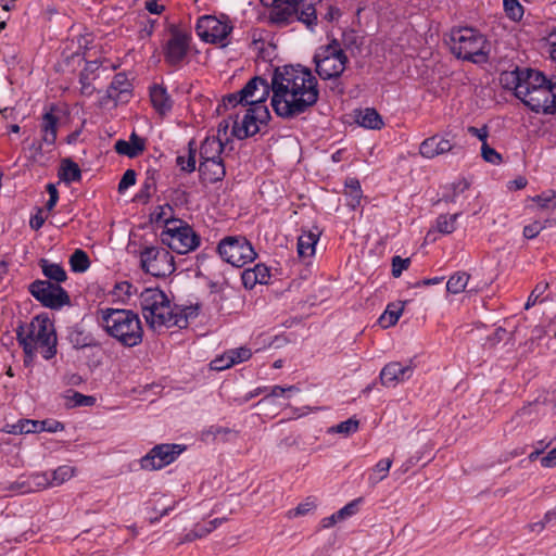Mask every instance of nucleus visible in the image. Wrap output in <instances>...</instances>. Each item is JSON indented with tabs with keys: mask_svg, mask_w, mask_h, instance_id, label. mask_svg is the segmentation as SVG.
Returning a JSON list of instances; mask_svg holds the SVG:
<instances>
[{
	"mask_svg": "<svg viewBox=\"0 0 556 556\" xmlns=\"http://www.w3.org/2000/svg\"><path fill=\"white\" fill-rule=\"evenodd\" d=\"M207 433L212 434L214 439H220L224 442L229 441L231 438H237L238 435L237 431L222 426H211Z\"/></svg>",
	"mask_w": 556,
	"mask_h": 556,
	"instance_id": "obj_50",
	"label": "nucleus"
},
{
	"mask_svg": "<svg viewBox=\"0 0 556 556\" xmlns=\"http://www.w3.org/2000/svg\"><path fill=\"white\" fill-rule=\"evenodd\" d=\"M177 166L180 167L181 170L186 173H192L195 170L197 164V147L194 140H190L188 143V154L178 155L176 159Z\"/></svg>",
	"mask_w": 556,
	"mask_h": 556,
	"instance_id": "obj_37",
	"label": "nucleus"
},
{
	"mask_svg": "<svg viewBox=\"0 0 556 556\" xmlns=\"http://www.w3.org/2000/svg\"><path fill=\"white\" fill-rule=\"evenodd\" d=\"M541 466L544 468H552L556 466V447L551 450L545 456L540 459Z\"/></svg>",
	"mask_w": 556,
	"mask_h": 556,
	"instance_id": "obj_63",
	"label": "nucleus"
},
{
	"mask_svg": "<svg viewBox=\"0 0 556 556\" xmlns=\"http://www.w3.org/2000/svg\"><path fill=\"white\" fill-rule=\"evenodd\" d=\"M16 338L26 356L34 357L40 349L42 357L47 361L56 355L58 338L54 326L45 314L37 315L28 325L16 328Z\"/></svg>",
	"mask_w": 556,
	"mask_h": 556,
	"instance_id": "obj_3",
	"label": "nucleus"
},
{
	"mask_svg": "<svg viewBox=\"0 0 556 556\" xmlns=\"http://www.w3.org/2000/svg\"><path fill=\"white\" fill-rule=\"evenodd\" d=\"M150 99L160 115L167 114L173 108V100L163 85L155 84L150 87Z\"/></svg>",
	"mask_w": 556,
	"mask_h": 556,
	"instance_id": "obj_24",
	"label": "nucleus"
},
{
	"mask_svg": "<svg viewBox=\"0 0 556 556\" xmlns=\"http://www.w3.org/2000/svg\"><path fill=\"white\" fill-rule=\"evenodd\" d=\"M225 521V518H215L208 522L205 523H198L194 526L193 530L195 532V536L198 539L204 538L208 533H211L213 530H215L218 526H220Z\"/></svg>",
	"mask_w": 556,
	"mask_h": 556,
	"instance_id": "obj_49",
	"label": "nucleus"
},
{
	"mask_svg": "<svg viewBox=\"0 0 556 556\" xmlns=\"http://www.w3.org/2000/svg\"><path fill=\"white\" fill-rule=\"evenodd\" d=\"M241 280L244 288L249 290L253 289L258 283L251 268H247L242 271Z\"/></svg>",
	"mask_w": 556,
	"mask_h": 556,
	"instance_id": "obj_61",
	"label": "nucleus"
},
{
	"mask_svg": "<svg viewBox=\"0 0 556 556\" xmlns=\"http://www.w3.org/2000/svg\"><path fill=\"white\" fill-rule=\"evenodd\" d=\"M410 264L409 258H402L401 256H394L392 258V275L397 278L402 275L403 270L407 269Z\"/></svg>",
	"mask_w": 556,
	"mask_h": 556,
	"instance_id": "obj_57",
	"label": "nucleus"
},
{
	"mask_svg": "<svg viewBox=\"0 0 556 556\" xmlns=\"http://www.w3.org/2000/svg\"><path fill=\"white\" fill-rule=\"evenodd\" d=\"M273 91L271 106L282 118H293L307 112L316 104L319 90L318 81L309 68L302 65H285L274 71L271 83L265 79L254 92L252 100L241 119L236 114L232 135L242 140L260 131V125L269 119V111L265 102Z\"/></svg>",
	"mask_w": 556,
	"mask_h": 556,
	"instance_id": "obj_1",
	"label": "nucleus"
},
{
	"mask_svg": "<svg viewBox=\"0 0 556 556\" xmlns=\"http://www.w3.org/2000/svg\"><path fill=\"white\" fill-rule=\"evenodd\" d=\"M413 372L414 366L412 361L406 363L390 362L381 369L379 379L382 386L391 388L408 380Z\"/></svg>",
	"mask_w": 556,
	"mask_h": 556,
	"instance_id": "obj_17",
	"label": "nucleus"
},
{
	"mask_svg": "<svg viewBox=\"0 0 556 556\" xmlns=\"http://www.w3.org/2000/svg\"><path fill=\"white\" fill-rule=\"evenodd\" d=\"M216 251L224 262L235 267H243L257 256L252 243L243 236L223 238L218 242Z\"/></svg>",
	"mask_w": 556,
	"mask_h": 556,
	"instance_id": "obj_9",
	"label": "nucleus"
},
{
	"mask_svg": "<svg viewBox=\"0 0 556 556\" xmlns=\"http://www.w3.org/2000/svg\"><path fill=\"white\" fill-rule=\"evenodd\" d=\"M140 306L146 321L153 329L163 326L187 328L199 315V305L172 306L167 295L159 288H147L140 293Z\"/></svg>",
	"mask_w": 556,
	"mask_h": 556,
	"instance_id": "obj_2",
	"label": "nucleus"
},
{
	"mask_svg": "<svg viewBox=\"0 0 556 556\" xmlns=\"http://www.w3.org/2000/svg\"><path fill=\"white\" fill-rule=\"evenodd\" d=\"M467 131L471 136L477 137L482 142V144H484V142H486V139L489 137V128L486 125L482 126L481 128H477L475 126H469L467 128Z\"/></svg>",
	"mask_w": 556,
	"mask_h": 556,
	"instance_id": "obj_62",
	"label": "nucleus"
},
{
	"mask_svg": "<svg viewBox=\"0 0 556 556\" xmlns=\"http://www.w3.org/2000/svg\"><path fill=\"white\" fill-rule=\"evenodd\" d=\"M28 292L45 307L61 309L71 304L67 291L49 280L37 279L28 286Z\"/></svg>",
	"mask_w": 556,
	"mask_h": 556,
	"instance_id": "obj_11",
	"label": "nucleus"
},
{
	"mask_svg": "<svg viewBox=\"0 0 556 556\" xmlns=\"http://www.w3.org/2000/svg\"><path fill=\"white\" fill-rule=\"evenodd\" d=\"M73 406H92L96 402V399L90 395H85L79 392H73L72 396H70Z\"/></svg>",
	"mask_w": 556,
	"mask_h": 556,
	"instance_id": "obj_58",
	"label": "nucleus"
},
{
	"mask_svg": "<svg viewBox=\"0 0 556 556\" xmlns=\"http://www.w3.org/2000/svg\"><path fill=\"white\" fill-rule=\"evenodd\" d=\"M462 213L441 214L435 219V229L442 235H450L456 229V222Z\"/></svg>",
	"mask_w": 556,
	"mask_h": 556,
	"instance_id": "obj_40",
	"label": "nucleus"
},
{
	"mask_svg": "<svg viewBox=\"0 0 556 556\" xmlns=\"http://www.w3.org/2000/svg\"><path fill=\"white\" fill-rule=\"evenodd\" d=\"M47 421L31 420V419H20L15 424H8L4 431L10 434H28L41 432L45 429Z\"/></svg>",
	"mask_w": 556,
	"mask_h": 556,
	"instance_id": "obj_28",
	"label": "nucleus"
},
{
	"mask_svg": "<svg viewBox=\"0 0 556 556\" xmlns=\"http://www.w3.org/2000/svg\"><path fill=\"white\" fill-rule=\"evenodd\" d=\"M260 285H267L270 280V270L265 264H256L251 268Z\"/></svg>",
	"mask_w": 556,
	"mask_h": 556,
	"instance_id": "obj_54",
	"label": "nucleus"
},
{
	"mask_svg": "<svg viewBox=\"0 0 556 556\" xmlns=\"http://www.w3.org/2000/svg\"><path fill=\"white\" fill-rule=\"evenodd\" d=\"M52 485L51 475L48 472L33 473L27 480L23 482H15L12 484L11 490H18L21 493H27L37 489H46Z\"/></svg>",
	"mask_w": 556,
	"mask_h": 556,
	"instance_id": "obj_25",
	"label": "nucleus"
},
{
	"mask_svg": "<svg viewBox=\"0 0 556 556\" xmlns=\"http://www.w3.org/2000/svg\"><path fill=\"white\" fill-rule=\"evenodd\" d=\"M361 502H362V498H356V500H353L352 502L348 503L345 506H343L341 509H339L336 513V517L341 519V521H342L345 518L355 515Z\"/></svg>",
	"mask_w": 556,
	"mask_h": 556,
	"instance_id": "obj_53",
	"label": "nucleus"
},
{
	"mask_svg": "<svg viewBox=\"0 0 556 556\" xmlns=\"http://www.w3.org/2000/svg\"><path fill=\"white\" fill-rule=\"evenodd\" d=\"M264 80L265 79L260 76L251 78L241 90L225 96L223 99L224 105L226 108H237L241 105V109L244 111L250 103H255V100H252L253 94L257 90V86H261Z\"/></svg>",
	"mask_w": 556,
	"mask_h": 556,
	"instance_id": "obj_18",
	"label": "nucleus"
},
{
	"mask_svg": "<svg viewBox=\"0 0 556 556\" xmlns=\"http://www.w3.org/2000/svg\"><path fill=\"white\" fill-rule=\"evenodd\" d=\"M142 269L154 277H167L175 270L174 256L163 247H147L140 253Z\"/></svg>",
	"mask_w": 556,
	"mask_h": 556,
	"instance_id": "obj_10",
	"label": "nucleus"
},
{
	"mask_svg": "<svg viewBox=\"0 0 556 556\" xmlns=\"http://www.w3.org/2000/svg\"><path fill=\"white\" fill-rule=\"evenodd\" d=\"M317 4H321V0H271L269 21L278 26L298 21L314 30L318 23Z\"/></svg>",
	"mask_w": 556,
	"mask_h": 556,
	"instance_id": "obj_5",
	"label": "nucleus"
},
{
	"mask_svg": "<svg viewBox=\"0 0 556 556\" xmlns=\"http://www.w3.org/2000/svg\"><path fill=\"white\" fill-rule=\"evenodd\" d=\"M252 356V352L248 348H237L228 351V365H236L248 361Z\"/></svg>",
	"mask_w": 556,
	"mask_h": 556,
	"instance_id": "obj_47",
	"label": "nucleus"
},
{
	"mask_svg": "<svg viewBox=\"0 0 556 556\" xmlns=\"http://www.w3.org/2000/svg\"><path fill=\"white\" fill-rule=\"evenodd\" d=\"M211 367L214 370H224L231 367V365H228V352H226L223 356L213 359Z\"/></svg>",
	"mask_w": 556,
	"mask_h": 556,
	"instance_id": "obj_64",
	"label": "nucleus"
},
{
	"mask_svg": "<svg viewBox=\"0 0 556 556\" xmlns=\"http://www.w3.org/2000/svg\"><path fill=\"white\" fill-rule=\"evenodd\" d=\"M200 178L210 184L223 180L226 175V168L223 160L200 162Z\"/></svg>",
	"mask_w": 556,
	"mask_h": 556,
	"instance_id": "obj_23",
	"label": "nucleus"
},
{
	"mask_svg": "<svg viewBox=\"0 0 556 556\" xmlns=\"http://www.w3.org/2000/svg\"><path fill=\"white\" fill-rule=\"evenodd\" d=\"M549 79H547L542 72L532 68H523V75L521 79V86H519V90L533 91L536 88L545 85Z\"/></svg>",
	"mask_w": 556,
	"mask_h": 556,
	"instance_id": "obj_31",
	"label": "nucleus"
},
{
	"mask_svg": "<svg viewBox=\"0 0 556 556\" xmlns=\"http://www.w3.org/2000/svg\"><path fill=\"white\" fill-rule=\"evenodd\" d=\"M114 150L119 155L135 159L146 150V139L132 131L128 141L118 139L114 144Z\"/></svg>",
	"mask_w": 556,
	"mask_h": 556,
	"instance_id": "obj_20",
	"label": "nucleus"
},
{
	"mask_svg": "<svg viewBox=\"0 0 556 556\" xmlns=\"http://www.w3.org/2000/svg\"><path fill=\"white\" fill-rule=\"evenodd\" d=\"M156 174L155 169H148L146 178L142 182L141 189L137 194V199L142 202H148L152 194L156 191Z\"/></svg>",
	"mask_w": 556,
	"mask_h": 556,
	"instance_id": "obj_36",
	"label": "nucleus"
},
{
	"mask_svg": "<svg viewBox=\"0 0 556 556\" xmlns=\"http://www.w3.org/2000/svg\"><path fill=\"white\" fill-rule=\"evenodd\" d=\"M59 116L54 114V106L42 115L40 121L41 139L47 146H54L58 137Z\"/></svg>",
	"mask_w": 556,
	"mask_h": 556,
	"instance_id": "obj_21",
	"label": "nucleus"
},
{
	"mask_svg": "<svg viewBox=\"0 0 556 556\" xmlns=\"http://www.w3.org/2000/svg\"><path fill=\"white\" fill-rule=\"evenodd\" d=\"M70 266L74 273H85L90 266L88 254L81 249L75 250L70 257Z\"/></svg>",
	"mask_w": 556,
	"mask_h": 556,
	"instance_id": "obj_41",
	"label": "nucleus"
},
{
	"mask_svg": "<svg viewBox=\"0 0 556 556\" xmlns=\"http://www.w3.org/2000/svg\"><path fill=\"white\" fill-rule=\"evenodd\" d=\"M548 289V283L545 281L539 282L532 292L530 293L526 304L525 309H529L533 305H535L538 302H543L545 299H542V295L544 292Z\"/></svg>",
	"mask_w": 556,
	"mask_h": 556,
	"instance_id": "obj_46",
	"label": "nucleus"
},
{
	"mask_svg": "<svg viewBox=\"0 0 556 556\" xmlns=\"http://www.w3.org/2000/svg\"><path fill=\"white\" fill-rule=\"evenodd\" d=\"M315 71L324 79L338 78L346 67L348 56L337 40L319 47L314 54Z\"/></svg>",
	"mask_w": 556,
	"mask_h": 556,
	"instance_id": "obj_8",
	"label": "nucleus"
},
{
	"mask_svg": "<svg viewBox=\"0 0 556 556\" xmlns=\"http://www.w3.org/2000/svg\"><path fill=\"white\" fill-rule=\"evenodd\" d=\"M67 339L76 350L99 346V342L96 340L92 333L86 331L79 326L71 328L67 334Z\"/></svg>",
	"mask_w": 556,
	"mask_h": 556,
	"instance_id": "obj_27",
	"label": "nucleus"
},
{
	"mask_svg": "<svg viewBox=\"0 0 556 556\" xmlns=\"http://www.w3.org/2000/svg\"><path fill=\"white\" fill-rule=\"evenodd\" d=\"M519 90V99L535 113L552 114L556 111V83L548 80L545 85L533 91Z\"/></svg>",
	"mask_w": 556,
	"mask_h": 556,
	"instance_id": "obj_12",
	"label": "nucleus"
},
{
	"mask_svg": "<svg viewBox=\"0 0 556 556\" xmlns=\"http://www.w3.org/2000/svg\"><path fill=\"white\" fill-rule=\"evenodd\" d=\"M59 178L65 184H72L81 179V170L77 163L71 159H64L59 169Z\"/></svg>",
	"mask_w": 556,
	"mask_h": 556,
	"instance_id": "obj_33",
	"label": "nucleus"
},
{
	"mask_svg": "<svg viewBox=\"0 0 556 556\" xmlns=\"http://www.w3.org/2000/svg\"><path fill=\"white\" fill-rule=\"evenodd\" d=\"M192 37L189 33L177 28L170 29V37L163 46V55L166 64L180 67L190 50Z\"/></svg>",
	"mask_w": 556,
	"mask_h": 556,
	"instance_id": "obj_13",
	"label": "nucleus"
},
{
	"mask_svg": "<svg viewBox=\"0 0 556 556\" xmlns=\"http://www.w3.org/2000/svg\"><path fill=\"white\" fill-rule=\"evenodd\" d=\"M224 144L217 137H206L200 147V162L223 160Z\"/></svg>",
	"mask_w": 556,
	"mask_h": 556,
	"instance_id": "obj_26",
	"label": "nucleus"
},
{
	"mask_svg": "<svg viewBox=\"0 0 556 556\" xmlns=\"http://www.w3.org/2000/svg\"><path fill=\"white\" fill-rule=\"evenodd\" d=\"M43 144L41 140H34L29 146L28 150L30 152L29 160L34 163H38L43 156Z\"/></svg>",
	"mask_w": 556,
	"mask_h": 556,
	"instance_id": "obj_56",
	"label": "nucleus"
},
{
	"mask_svg": "<svg viewBox=\"0 0 556 556\" xmlns=\"http://www.w3.org/2000/svg\"><path fill=\"white\" fill-rule=\"evenodd\" d=\"M469 281V275L465 271H458L450 277L446 282V290L453 294L463 292Z\"/></svg>",
	"mask_w": 556,
	"mask_h": 556,
	"instance_id": "obj_42",
	"label": "nucleus"
},
{
	"mask_svg": "<svg viewBox=\"0 0 556 556\" xmlns=\"http://www.w3.org/2000/svg\"><path fill=\"white\" fill-rule=\"evenodd\" d=\"M75 469L71 466L63 465L53 470L51 475L52 485H61L74 476Z\"/></svg>",
	"mask_w": 556,
	"mask_h": 556,
	"instance_id": "obj_44",
	"label": "nucleus"
},
{
	"mask_svg": "<svg viewBox=\"0 0 556 556\" xmlns=\"http://www.w3.org/2000/svg\"><path fill=\"white\" fill-rule=\"evenodd\" d=\"M315 508L314 502L306 501L299 504L294 509L288 511L289 517L304 516Z\"/></svg>",
	"mask_w": 556,
	"mask_h": 556,
	"instance_id": "obj_60",
	"label": "nucleus"
},
{
	"mask_svg": "<svg viewBox=\"0 0 556 556\" xmlns=\"http://www.w3.org/2000/svg\"><path fill=\"white\" fill-rule=\"evenodd\" d=\"M481 156L482 159L491 163L493 165H498L502 163V155L492 147L488 144V142H484V144L481 146Z\"/></svg>",
	"mask_w": 556,
	"mask_h": 556,
	"instance_id": "obj_51",
	"label": "nucleus"
},
{
	"mask_svg": "<svg viewBox=\"0 0 556 556\" xmlns=\"http://www.w3.org/2000/svg\"><path fill=\"white\" fill-rule=\"evenodd\" d=\"M197 30L199 36L206 42L227 46V38L232 30L228 22H223L215 16H202L198 21Z\"/></svg>",
	"mask_w": 556,
	"mask_h": 556,
	"instance_id": "obj_14",
	"label": "nucleus"
},
{
	"mask_svg": "<svg viewBox=\"0 0 556 556\" xmlns=\"http://www.w3.org/2000/svg\"><path fill=\"white\" fill-rule=\"evenodd\" d=\"M470 187V184L466 179H459L452 184V194L446 198V201L450 202H457V198L459 194L464 193L466 190H468Z\"/></svg>",
	"mask_w": 556,
	"mask_h": 556,
	"instance_id": "obj_52",
	"label": "nucleus"
},
{
	"mask_svg": "<svg viewBox=\"0 0 556 556\" xmlns=\"http://www.w3.org/2000/svg\"><path fill=\"white\" fill-rule=\"evenodd\" d=\"M504 11L511 21H520L523 16V7L518 0H504Z\"/></svg>",
	"mask_w": 556,
	"mask_h": 556,
	"instance_id": "obj_45",
	"label": "nucleus"
},
{
	"mask_svg": "<svg viewBox=\"0 0 556 556\" xmlns=\"http://www.w3.org/2000/svg\"><path fill=\"white\" fill-rule=\"evenodd\" d=\"M137 174L134 169H127L118 182V192L123 193L136 184Z\"/></svg>",
	"mask_w": 556,
	"mask_h": 556,
	"instance_id": "obj_55",
	"label": "nucleus"
},
{
	"mask_svg": "<svg viewBox=\"0 0 556 556\" xmlns=\"http://www.w3.org/2000/svg\"><path fill=\"white\" fill-rule=\"evenodd\" d=\"M161 242L178 254H186L200 245V236L186 222L170 219L160 235Z\"/></svg>",
	"mask_w": 556,
	"mask_h": 556,
	"instance_id": "obj_7",
	"label": "nucleus"
},
{
	"mask_svg": "<svg viewBox=\"0 0 556 556\" xmlns=\"http://www.w3.org/2000/svg\"><path fill=\"white\" fill-rule=\"evenodd\" d=\"M344 195L346 198V205L352 210H355L361 204L363 192L358 179L350 178L345 181Z\"/></svg>",
	"mask_w": 556,
	"mask_h": 556,
	"instance_id": "obj_35",
	"label": "nucleus"
},
{
	"mask_svg": "<svg viewBox=\"0 0 556 556\" xmlns=\"http://www.w3.org/2000/svg\"><path fill=\"white\" fill-rule=\"evenodd\" d=\"M101 326L108 336L125 348L139 345L143 328L138 314L130 309L104 308L100 311Z\"/></svg>",
	"mask_w": 556,
	"mask_h": 556,
	"instance_id": "obj_4",
	"label": "nucleus"
},
{
	"mask_svg": "<svg viewBox=\"0 0 556 556\" xmlns=\"http://www.w3.org/2000/svg\"><path fill=\"white\" fill-rule=\"evenodd\" d=\"M356 121L362 127L368 129H381L384 125L381 115L372 108L359 111Z\"/></svg>",
	"mask_w": 556,
	"mask_h": 556,
	"instance_id": "obj_34",
	"label": "nucleus"
},
{
	"mask_svg": "<svg viewBox=\"0 0 556 556\" xmlns=\"http://www.w3.org/2000/svg\"><path fill=\"white\" fill-rule=\"evenodd\" d=\"M392 463L393 460L391 458L380 459L371 469V473L368 477V482L371 485H376L377 483L386 479L392 466Z\"/></svg>",
	"mask_w": 556,
	"mask_h": 556,
	"instance_id": "obj_39",
	"label": "nucleus"
},
{
	"mask_svg": "<svg viewBox=\"0 0 556 556\" xmlns=\"http://www.w3.org/2000/svg\"><path fill=\"white\" fill-rule=\"evenodd\" d=\"M101 67L99 60L87 61L85 67L79 74L80 92L83 96L90 97L97 89L92 81L98 78V71Z\"/></svg>",
	"mask_w": 556,
	"mask_h": 556,
	"instance_id": "obj_22",
	"label": "nucleus"
},
{
	"mask_svg": "<svg viewBox=\"0 0 556 556\" xmlns=\"http://www.w3.org/2000/svg\"><path fill=\"white\" fill-rule=\"evenodd\" d=\"M184 451L178 444L155 445L147 455L140 459V466L144 470H159L172 464Z\"/></svg>",
	"mask_w": 556,
	"mask_h": 556,
	"instance_id": "obj_15",
	"label": "nucleus"
},
{
	"mask_svg": "<svg viewBox=\"0 0 556 556\" xmlns=\"http://www.w3.org/2000/svg\"><path fill=\"white\" fill-rule=\"evenodd\" d=\"M359 428V421L352 417L344 421H341L340 424L332 426L329 428V433H340L345 437H349L353 433H355Z\"/></svg>",
	"mask_w": 556,
	"mask_h": 556,
	"instance_id": "obj_43",
	"label": "nucleus"
},
{
	"mask_svg": "<svg viewBox=\"0 0 556 556\" xmlns=\"http://www.w3.org/2000/svg\"><path fill=\"white\" fill-rule=\"evenodd\" d=\"M39 266L47 280L54 285H60L61 282L66 281L67 274L61 264L51 263L47 258H41L39 261Z\"/></svg>",
	"mask_w": 556,
	"mask_h": 556,
	"instance_id": "obj_29",
	"label": "nucleus"
},
{
	"mask_svg": "<svg viewBox=\"0 0 556 556\" xmlns=\"http://www.w3.org/2000/svg\"><path fill=\"white\" fill-rule=\"evenodd\" d=\"M523 68L516 67L514 71L504 72L501 74V84L504 88L514 90L515 96L518 98V89L521 86Z\"/></svg>",
	"mask_w": 556,
	"mask_h": 556,
	"instance_id": "obj_38",
	"label": "nucleus"
},
{
	"mask_svg": "<svg viewBox=\"0 0 556 556\" xmlns=\"http://www.w3.org/2000/svg\"><path fill=\"white\" fill-rule=\"evenodd\" d=\"M320 231L316 228L315 231L308 230L298 239V253L302 257L313 256L315 254V247L319 239Z\"/></svg>",
	"mask_w": 556,
	"mask_h": 556,
	"instance_id": "obj_30",
	"label": "nucleus"
},
{
	"mask_svg": "<svg viewBox=\"0 0 556 556\" xmlns=\"http://www.w3.org/2000/svg\"><path fill=\"white\" fill-rule=\"evenodd\" d=\"M463 148L457 146L448 135H434L426 138L419 146V153L425 159H434L445 153L458 154Z\"/></svg>",
	"mask_w": 556,
	"mask_h": 556,
	"instance_id": "obj_16",
	"label": "nucleus"
},
{
	"mask_svg": "<svg viewBox=\"0 0 556 556\" xmlns=\"http://www.w3.org/2000/svg\"><path fill=\"white\" fill-rule=\"evenodd\" d=\"M406 302H393L388 304L384 313L379 318V324L382 328L394 326L401 317Z\"/></svg>",
	"mask_w": 556,
	"mask_h": 556,
	"instance_id": "obj_32",
	"label": "nucleus"
},
{
	"mask_svg": "<svg viewBox=\"0 0 556 556\" xmlns=\"http://www.w3.org/2000/svg\"><path fill=\"white\" fill-rule=\"evenodd\" d=\"M452 53L465 61L483 64L489 60L490 45L485 36L470 27L453 29L451 33Z\"/></svg>",
	"mask_w": 556,
	"mask_h": 556,
	"instance_id": "obj_6",
	"label": "nucleus"
},
{
	"mask_svg": "<svg viewBox=\"0 0 556 556\" xmlns=\"http://www.w3.org/2000/svg\"><path fill=\"white\" fill-rule=\"evenodd\" d=\"M131 96V84L124 73L114 76L106 90V98L115 104L128 102Z\"/></svg>",
	"mask_w": 556,
	"mask_h": 556,
	"instance_id": "obj_19",
	"label": "nucleus"
},
{
	"mask_svg": "<svg viewBox=\"0 0 556 556\" xmlns=\"http://www.w3.org/2000/svg\"><path fill=\"white\" fill-rule=\"evenodd\" d=\"M541 208H556V191L548 190L532 198Z\"/></svg>",
	"mask_w": 556,
	"mask_h": 556,
	"instance_id": "obj_48",
	"label": "nucleus"
},
{
	"mask_svg": "<svg viewBox=\"0 0 556 556\" xmlns=\"http://www.w3.org/2000/svg\"><path fill=\"white\" fill-rule=\"evenodd\" d=\"M545 224L541 222H534L523 227V237L527 239H534L543 229Z\"/></svg>",
	"mask_w": 556,
	"mask_h": 556,
	"instance_id": "obj_59",
	"label": "nucleus"
}]
</instances>
